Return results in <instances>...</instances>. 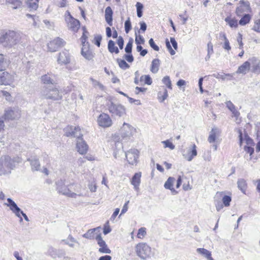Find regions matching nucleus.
I'll return each mask as SVG.
<instances>
[{"instance_id":"1","label":"nucleus","mask_w":260,"mask_h":260,"mask_svg":"<svg viewBox=\"0 0 260 260\" xmlns=\"http://www.w3.org/2000/svg\"><path fill=\"white\" fill-rule=\"evenodd\" d=\"M20 40L18 33L12 30H3L0 33V44L10 48L16 45Z\"/></svg>"},{"instance_id":"2","label":"nucleus","mask_w":260,"mask_h":260,"mask_svg":"<svg viewBox=\"0 0 260 260\" xmlns=\"http://www.w3.org/2000/svg\"><path fill=\"white\" fill-rule=\"evenodd\" d=\"M16 162H19L16 159L11 158L9 156L6 155L0 159V175L10 174L11 171L15 168Z\"/></svg>"},{"instance_id":"3","label":"nucleus","mask_w":260,"mask_h":260,"mask_svg":"<svg viewBox=\"0 0 260 260\" xmlns=\"http://www.w3.org/2000/svg\"><path fill=\"white\" fill-rule=\"evenodd\" d=\"M41 96L42 99L58 101L62 99V95L56 86L51 87L44 86L41 90Z\"/></svg>"},{"instance_id":"4","label":"nucleus","mask_w":260,"mask_h":260,"mask_svg":"<svg viewBox=\"0 0 260 260\" xmlns=\"http://www.w3.org/2000/svg\"><path fill=\"white\" fill-rule=\"evenodd\" d=\"M107 107L112 116L120 117L126 114L125 108L121 104H116L111 101H109L107 104Z\"/></svg>"},{"instance_id":"5","label":"nucleus","mask_w":260,"mask_h":260,"mask_svg":"<svg viewBox=\"0 0 260 260\" xmlns=\"http://www.w3.org/2000/svg\"><path fill=\"white\" fill-rule=\"evenodd\" d=\"M64 20L67 23L68 28L76 33L80 27V22L77 19L74 18L69 11H67L64 14Z\"/></svg>"},{"instance_id":"6","label":"nucleus","mask_w":260,"mask_h":260,"mask_svg":"<svg viewBox=\"0 0 260 260\" xmlns=\"http://www.w3.org/2000/svg\"><path fill=\"white\" fill-rule=\"evenodd\" d=\"M137 255L142 259H146L150 257L151 248L145 243H139L136 246Z\"/></svg>"},{"instance_id":"7","label":"nucleus","mask_w":260,"mask_h":260,"mask_svg":"<svg viewBox=\"0 0 260 260\" xmlns=\"http://www.w3.org/2000/svg\"><path fill=\"white\" fill-rule=\"evenodd\" d=\"M251 71L256 74H260V60L255 57L249 58L245 62V72Z\"/></svg>"},{"instance_id":"8","label":"nucleus","mask_w":260,"mask_h":260,"mask_svg":"<svg viewBox=\"0 0 260 260\" xmlns=\"http://www.w3.org/2000/svg\"><path fill=\"white\" fill-rule=\"evenodd\" d=\"M21 116V111L17 108H9L5 111L2 117L5 120H15Z\"/></svg>"},{"instance_id":"9","label":"nucleus","mask_w":260,"mask_h":260,"mask_svg":"<svg viewBox=\"0 0 260 260\" xmlns=\"http://www.w3.org/2000/svg\"><path fill=\"white\" fill-rule=\"evenodd\" d=\"M135 133L136 128L125 122L123 123L120 129V135L123 139H129Z\"/></svg>"},{"instance_id":"10","label":"nucleus","mask_w":260,"mask_h":260,"mask_svg":"<svg viewBox=\"0 0 260 260\" xmlns=\"http://www.w3.org/2000/svg\"><path fill=\"white\" fill-rule=\"evenodd\" d=\"M56 184L57 185V189L58 190V192L68 197L76 198L77 196H85V194H83V193H81L77 194L76 193L72 192L66 186H62V185L63 184V182L61 180H60V181H58L56 183Z\"/></svg>"},{"instance_id":"11","label":"nucleus","mask_w":260,"mask_h":260,"mask_svg":"<svg viewBox=\"0 0 260 260\" xmlns=\"http://www.w3.org/2000/svg\"><path fill=\"white\" fill-rule=\"evenodd\" d=\"M7 201L9 204H7V205L10 207L11 210H12L17 217L21 218L20 214H21L26 221H28L29 220L27 215L21 210L11 199L8 198Z\"/></svg>"},{"instance_id":"12","label":"nucleus","mask_w":260,"mask_h":260,"mask_svg":"<svg viewBox=\"0 0 260 260\" xmlns=\"http://www.w3.org/2000/svg\"><path fill=\"white\" fill-rule=\"evenodd\" d=\"M64 43V41L62 39L58 37L56 38L48 43V50L52 52H55L59 48L63 46Z\"/></svg>"},{"instance_id":"13","label":"nucleus","mask_w":260,"mask_h":260,"mask_svg":"<svg viewBox=\"0 0 260 260\" xmlns=\"http://www.w3.org/2000/svg\"><path fill=\"white\" fill-rule=\"evenodd\" d=\"M65 132V135L67 137H76L77 140L79 138L82 137V134L81 132V129L78 126H68L67 127L64 128Z\"/></svg>"},{"instance_id":"14","label":"nucleus","mask_w":260,"mask_h":260,"mask_svg":"<svg viewBox=\"0 0 260 260\" xmlns=\"http://www.w3.org/2000/svg\"><path fill=\"white\" fill-rule=\"evenodd\" d=\"M99 126L103 127H108L112 125V121L109 115L106 113L101 114L97 120Z\"/></svg>"},{"instance_id":"15","label":"nucleus","mask_w":260,"mask_h":260,"mask_svg":"<svg viewBox=\"0 0 260 260\" xmlns=\"http://www.w3.org/2000/svg\"><path fill=\"white\" fill-rule=\"evenodd\" d=\"M138 153L139 151L135 149H131L125 152V157L129 164L132 165L136 164L138 158Z\"/></svg>"},{"instance_id":"16","label":"nucleus","mask_w":260,"mask_h":260,"mask_svg":"<svg viewBox=\"0 0 260 260\" xmlns=\"http://www.w3.org/2000/svg\"><path fill=\"white\" fill-rule=\"evenodd\" d=\"M14 80V75L7 72H4L0 74V84L7 85H11Z\"/></svg>"},{"instance_id":"17","label":"nucleus","mask_w":260,"mask_h":260,"mask_svg":"<svg viewBox=\"0 0 260 260\" xmlns=\"http://www.w3.org/2000/svg\"><path fill=\"white\" fill-rule=\"evenodd\" d=\"M70 55L68 50H63L58 54L57 62L59 64H67L70 62Z\"/></svg>"},{"instance_id":"18","label":"nucleus","mask_w":260,"mask_h":260,"mask_svg":"<svg viewBox=\"0 0 260 260\" xmlns=\"http://www.w3.org/2000/svg\"><path fill=\"white\" fill-rule=\"evenodd\" d=\"M76 148L77 151L81 154H85L88 150V145L85 141L82 139V137L79 138L77 140Z\"/></svg>"},{"instance_id":"19","label":"nucleus","mask_w":260,"mask_h":260,"mask_svg":"<svg viewBox=\"0 0 260 260\" xmlns=\"http://www.w3.org/2000/svg\"><path fill=\"white\" fill-rule=\"evenodd\" d=\"M184 157L188 161H190L197 155V146L193 144L187 149L186 154H183Z\"/></svg>"},{"instance_id":"20","label":"nucleus","mask_w":260,"mask_h":260,"mask_svg":"<svg viewBox=\"0 0 260 260\" xmlns=\"http://www.w3.org/2000/svg\"><path fill=\"white\" fill-rule=\"evenodd\" d=\"M226 107L232 112L233 114V116L236 118V122L237 123H240L241 120V119H238V117H239L240 113L237 111L234 104L231 101H227L225 102Z\"/></svg>"},{"instance_id":"21","label":"nucleus","mask_w":260,"mask_h":260,"mask_svg":"<svg viewBox=\"0 0 260 260\" xmlns=\"http://www.w3.org/2000/svg\"><path fill=\"white\" fill-rule=\"evenodd\" d=\"M141 173L138 172L135 174L131 180V184L134 186L136 190H138L141 183Z\"/></svg>"},{"instance_id":"22","label":"nucleus","mask_w":260,"mask_h":260,"mask_svg":"<svg viewBox=\"0 0 260 260\" xmlns=\"http://www.w3.org/2000/svg\"><path fill=\"white\" fill-rule=\"evenodd\" d=\"M221 133L220 130L216 127H213L210 132V134L208 139L209 143H213L215 141L217 137H218Z\"/></svg>"},{"instance_id":"23","label":"nucleus","mask_w":260,"mask_h":260,"mask_svg":"<svg viewBox=\"0 0 260 260\" xmlns=\"http://www.w3.org/2000/svg\"><path fill=\"white\" fill-rule=\"evenodd\" d=\"M245 12L249 13H245V25L249 22L252 16V12L249 2L245 1Z\"/></svg>"},{"instance_id":"24","label":"nucleus","mask_w":260,"mask_h":260,"mask_svg":"<svg viewBox=\"0 0 260 260\" xmlns=\"http://www.w3.org/2000/svg\"><path fill=\"white\" fill-rule=\"evenodd\" d=\"M113 11L110 7H107L105 9V20L107 23L110 25H112V20H113Z\"/></svg>"},{"instance_id":"25","label":"nucleus","mask_w":260,"mask_h":260,"mask_svg":"<svg viewBox=\"0 0 260 260\" xmlns=\"http://www.w3.org/2000/svg\"><path fill=\"white\" fill-rule=\"evenodd\" d=\"M240 3L241 5L236 9V13L237 15L241 17V19L239 21V24L241 25H244V7L243 4H244L243 0H240Z\"/></svg>"},{"instance_id":"26","label":"nucleus","mask_w":260,"mask_h":260,"mask_svg":"<svg viewBox=\"0 0 260 260\" xmlns=\"http://www.w3.org/2000/svg\"><path fill=\"white\" fill-rule=\"evenodd\" d=\"M41 82L44 84L47 85H54L55 84V80L52 79L51 75L47 74L42 76L41 78Z\"/></svg>"},{"instance_id":"27","label":"nucleus","mask_w":260,"mask_h":260,"mask_svg":"<svg viewBox=\"0 0 260 260\" xmlns=\"http://www.w3.org/2000/svg\"><path fill=\"white\" fill-rule=\"evenodd\" d=\"M244 72V64L241 65L238 70L236 72L233 73L232 75V74H218V76H219V78H220L221 79H223V80H225L226 78V77H231V78L230 79V80L232 79V78L233 77V76L234 75H235L236 74H240V73H243Z\"/></svg>"},{"instance_id":"28","label":"nucleus","mask_w":260,"mask_h":260,"mask_svg":"<svg viewBox=\"0 0 260 260\" xmlns=\"http://www.w3.org/2000/svg\"><path fill=\"white\" fill-rule=\"evenodd\" d=\"M81 54L88 60H91L93 57L92 52L89 50L88 47H86V45L85 46H83Z\"/></svg>"},{"instance_id":"29","label":"nucleus","mask_w":260,"mask_h":260,"mask_svg":"<svg viewBox=\"0 0 260 260\" xmlns=\"http://www.w3.org/2000/svg\"><path fill=\"white\" fill-rule=\"evenodd\" d=\"M174 181L175 179L173 177H170L166 181L164 187L166 189L171 190L173 193H177V192L172 187Z\"/></svg>"},{"instance_id":"30","label":"nucleus","mask_w":260,"mask_h":260,"mask_svg":"<svg viewBox=\"0 0 260 260\" xmlns=\"http://www.w3.org/2000/svg\"><path fill=\"white\" fill-rule=\"evenodd\" d=\"M27 160L30 161L31 170L33 171H39L40 168V164L38 158H35L34 159H27Z\"/></svg>"},{"instance_id":"31","label":"nucleus","mask_w":260,"mask_h":260,"mask_svg":"<svg viewBox=\"0 0 260 260\" xmlns=\"http://www.w3.org/2000/svg\"><path fill=\"white\" fill-rule=\"evenodd\" d=\"M63 242L65 244H67L72 248H74L75 247L76 243L78 245H80L79 243L71 235L68 236V238L67 240H64Z\"/></svg>"},{"instance_id":"32","label":"nucleus","mask_w":260,"mask_h":260,"mask_svg":"<svg viewBox=\"0 0 260 260\" xmlns=\"http://www.w3.org/2000/svg\"><path fill=\"white\" fill-rule=\"evenodd\" d=\"M159 66H160V60L158 59H153L151 63V67H150V71L153 73H156L159 70Z\"/></svg>"},{"instance_id":"33","label":"nucleus","mask_w":260,"mask_h":260,"mask_svg":"<svg viewBox=\"0 0 260 260\" xmlns=\"http://www.w3.org/2000/svg\"><path fill=\"white\" fill-rule=\"evenodd\" d=\"M108 49L109 51L111 53L115 52L116 54H118L119 52L118 48L115 46L114 42L112 40L109 41Z\"/></svg>"},{"instance_id":"34","label":"nucleus","mask_w":260,"mask_h":260,"mask_svg":"<svg viewBox=\"0 0 260 260\" xmlns=\"http://www.w3.org/2000/svg\"><path fill=\"white\" fill-rule=\"evenodd\" d=\"M96 229L94 228L88 230L86 233L82 235L83 237L88 239H94L95 238L94 237V232Z\"/></svg>"},{"instance_id":"35","label":"nucleus","mask_w":260,"mask_h":260,"mask_svg":"<svg viewBox=\"0 0 260 260\" xmlns=\"http://www.w3.org/2000/svg\"><path fill=\"white\" fill-rule=\"evenodd\" d=\"M39 0H27V5L31 10H36L38 7V2Z\"/></svg>"},{"instance_id":"36","label":"nucleus","mask_w":260,"mask_h":260,"mask_svg":"<svg viewBox=\"0 0 260 260\" xmlns=\"http://www.w3.org/2000/svg\"><path fill=\"white\" fill-rule=\"evenodd\" d=\"M225 21L231 27H236L238 26V21L235 19L228 17L225 19Z\"/></svg>"},{"instance_id":"37","label":"nucleus","mask_w":260,"mask_h":260,"mask_svg":"<svg viewBox=\"0 0 260 260\" xmlns=\"http://www.w3.org/2000/svg\"><path fill=\"white\" fill-rule=\"evenodd\" d=\"M7 66V62L6 58L2 54H0V71L5 70Z\"/></svg>"},{"instance_id":"38","label":"nucleus","mask_w":260,"mask_h":260,"mask_svg":"<svg viewBox=\"0 0 260 260\" xmlns=\"http://www.w3.org/2000/svg\"><path fill=\"white\" fill-rule=\"evenodd\" d=\"M117 62L118 63L119 67L123 70H126L129 68V66L124 60L118 58L117 59Z\"/></svg>"},{"instance_id":"39","label":"nucleus","mask_w":260,"mask_h":260,"mask_svg":"<svg viewBox=\"0 0 260 260\" xmlns=\"http://www.w3.org/2000/svg\"><path fill=\"white\" fill-rule=\"evenodd\" d=\"M168 96V91L166 88L164 89L163 94H161V91L158 93V99L160 102H163Z\"/></svg>"},{"instance_id":"40","label":"nucleus","mask_w":260,"mask_h":260,"mask_svg":"<svg viewBox=\"0 0 260 260\" xmlns=\"http://www.w3.org/2000/svg\"><path fill=\"white\" fill-rule=\"evenodd\" d=\"M197 252L207 258L211 253L209 250L202 248H199L197 249Z\"/></svg>"},{"instance_id":"41","label":"nucleus","mask_w":260,"mask_h":260,"mask_svg":"<svg viewBox=\"0 0 260 260\" xmlns=\"http://www.w3.org/2000/svg\"><path fill=\"white\" fill-rule=\"evenodd\" d=\"M137 13L138 17L140 18L142 16L143 12L142 9L143 8V5L140 2H137L136 4Z\"/></svg>"},{"instance_id":"42","label":"nucleus","mask_w":260,"mask_h":260,"mask_svg":"<svg viewBox=\"0 0 260 260\" xmlns=\"http://www.w3.org/2000/svg\"><path fill=\"white\" fill-rule=\"evenodd\" d=\"M133 39H130L128 42V43L126 44V46L125 48V51L127 53H131L132 51V47H133Z\"/></svg>"},{"instance_id":"43","label":"nucleus","mask_w":260,"mask_h":260,"mask_svg":"<svg viewBox=\"0 0 260 260\" xmlns=\"http://www.w3.org/2000/svg\"><path fill=\"white\" fill-rule=\"evenodd\" d=\"M162 83L164 84H165L168 88L170 89H172L171 81L169 76H166L165 77H164V78L162 80Z\"/></svg>"},{"instance_id":"44","label":"nucleus","mask_w":260,"mask_h":260,"mask_svg":"<svg viewBox=\"0 0 260 260\" xmlns=\"http://www.w3.org/2000/svg\"><path fill=\"white\" fill-rule=\"evenodd\" d=\"M144 81L145 83L147 85H151L152 83V79L149 75H143L140 77V81Z\"/></svg>"},{"instance_id":"45","label":"nucleus","mask_w":260,"mask_h":260,"mask_svg":"<svg viewBox=\"0 0 260 260\" xmlns=\"http://www.w3.org/2000/svg\"><path fill=\"white\" fill-rule=\"evenodd\" d=\"M95 239L100 247L106 246V245H107L105 241L103 240L101 234H98L95 237Z\"/></svg>"},{"instance_id":"46","label":"nucleus","mask_w":260,"mask_h":260,"mask_svg":"<svg viewBox=\"0 0 260 260\" xmlns=\"http://www.w3.org/2000/svg\"><path fill=\"white\" fill-rule=\"evenodd\" d=\"M90 80L92 82V85L95 87H99L101 90H104V86L103 84H102L99 81L90 78Z\"/></svg>"},{"instance_id":"47","label":"nucleus","mask_w":260,"mask_h":260,"mask_svg":"<svg viewBox=\"0 0 260 260\" xmlns=\"http://www.w3.org/2000/svg\"><path fill=\"white\" fill-rule=\"evenodd\" d=\"M135 42L137 45L143 44L145 42L144 38L141 35H138L137 32L135 33Z\"/></svg>"},{"instance_id":"48","label":"nucleus","mask_w":260,"mask_h":260,"mask_svg":"<svg viewBox=\"0 0 260 260\" xmlns=\"http://www.w3.org/2000/svg\"><path fill=\"white\" fill-rule=\"evenodd\" d=\"M222 200L224 206L228 207L230 205V202L232 201V199L231 197L225 195L222 198Z\"/></svg>"},{"instance_id":"49","label":"nucleus","mask_w":260,"mask_h":260,"mask_svg":"<svg viewBox=\"0 0 260 260\" xmlns=\"http://www.w3.org/2000/svg\"><path fill=\"white\" fill-rule=\"evenodd\" d=\"M146 235V231L145 228H141L137 234V237L138 238L142 239Z\"/></svg>"},{"instance_id":"50","label":"nucleus","mask_w":260,"mask_h":260,"mask_svg":"<svg viewBox=\"0 0 260 260\" xmlns=\"http://www.w3.org/2000/svg\"><path fill=\"white\" fill-rule=\"evenodd\" d=\"M99 251L102 253H108L110 254L111 253V250L108 247L107 245L106 246H103L100 247L99 249Z\"/></svg>"},{"instance_id":"51","label":"nucleus","mask_w":260,"mask_h":260,"mask_svg":"<svg viewBox=\"0 0 260 260\" xmlns=\"http://www.w3.org/2000/svg\"><path fill=\"white\" fill-rule=\"evenodd\" d=\"M245 142L248 145V146H254V143L252 139H251L247 134L245 133Z\"/></svg>"},{"instance_id":"52","label":"nucleus","mask_w":260,"mask_h":260,"mask_svg":"<svg viewBox=\"0 0 260 260\" xmlns=\"http://www.w3.org/2000/svg\"><path fill=\"white\" fill-rule=\"evenodd\" d=\"M124 27L126 33H128L132 29L131 22L129 18H128V19L125 21L124 23Z\"/></svg>"},{"instance_id":"53","label":"nucleus","mask_w":260,"mask_h":260,"mask_svg":"<svg viewBox=\"0 0 260 260\" xmlns=\"http://www.w3.org/2000/svg\"><path fill=\"white\" fill-rule=\"evenodd\" d=\"M6 3L12 4L14 9L17 8L18 6L20 5V2L18 0H6Z\"/></svg>"},{"instance_id":"54","label":"nucleus","mask_w":260,"mask_h":260,"mask_svg":"<svg viewBox=\"0 0 260 260\" xmlns=\"http://www.w3.org/2000/svg\"><path fill=\"white\" fill-rule=\"evenodd\" d=\"M223 37L224 41V44L223 45V48L224 49L227 50H231V48L230 45V43H229L228 39L226 38L225 35H223Z\"/></svg>"},{"instance_id":"55","label":"nucleus","mask_w":260,"mask_h":260,"mask_svg":"<svg viewBox=\"0 0 260 260\" xmlns=\"http://www.w3.org/2000/svg\"><path fill=\"white\" fill-rule=\"evenodd\" d=\"M162 143L165 144V148L168 147L171 150H173L175 148V145L169 140L162 141Z\"/></svg>"},{"instance_id":"56","label":"nucleus","mask_w":260,"mask_h":260,"mask_svg":"<svg viewBox=\"0 0 260 260\" xmlns=\"http://www.w3.org/2000/svg\"><path fill=\"white\" fill-rule=\"evenodd\" d=\"M166 47H167V49L169 50L170 54L172 55H174L175 54V52L172 49V48L170 45V42L168 39H166Z\"/></svg>"},{"instance_id":"57","label":"nucleus","mask_w":260,"mask_h":260,"mask_svg":"<svg viewBox=\"0 0 260 260\" xmlns=\"http://www.w3.org/2000/svg\"><path fill=\"white\" fill-rule=\"evenodd\" d=\"M83 29L84 30L83 32V35L81 38V41H82V45L83 46H85V41L87 38V37L86 36V34H88V32L86 30L85 27H83Z\"/></svg>"},{"instance_id":"58","label":"nucleus","mask_w":260,"mask_h":260,"mask_svg":"<svg viewBox=\"0 0 260 260\" xmlns=\"http://www.w3.org/2000/svg\"><path fill=\"white\" fill-rule=\"evenodd\" d=\"M149 44L150 47L152 48H153L155 51H159V48L157 45H156L155 44L153 39L151 38L149 40Z\"/></svg>"},{"instance_id":"59","label":"nucleus","mask_w":260,"mask_h":260,"mask_svg":"<svg viewBox=\"0 0 260 260\" xmlns=\"http://www.w3.org/2000/svg\"><path fill=\"white\" fill-rule=\"evenodd\" d=\"M253 29L255 31L260 32V19L256 20L255 21Z\"/></svg>"},{"instance_id":"60","label":"nucleus","mask_w":260,"mask_h":260,"mask_svg":"<svg viewBox=\"0 0 260 260\" xmlns=\"http://www.w3.org/2000/svg\"><path fill=\"white\" fill-rule=\"evenodd\" d=\"M237 42L239 48H241L243 46L242 35L240 33L238 34V36L237 38Z\"/></svg>"},{"instance_id":"61","label":"nucleus","mask_w":260,"mask_h":260,"mask_svg":"<svg viewBox=\"0 0 260 260\" xmlns=\"http://www.w3.org/2000/svg\"><path fill=\"white\" fill-rule=\"evenodd\" d=\"M117 44L119 46L120 49H123L124 45V40L121 36H119L117 40Z\"/></svg>"},{"instance_id":"62","label":"nucleus","mask_w":260,"mask_h":260,"mask_svg":"<svg viewBox=\"0 0 260 260\" xmlns=\"http://www.w3.org/2000/svg\"><path fill=\"white\" fill-rule=\"evenodd\" d=\"M123 57L128 62H132L134 61V57L132 53L125 54Z\"/></svg>"},{"instance_id":"63","label":"nucleus","mask_w":260,"mask_h":260,"mask_svg":"<svg viewBox=\"0 0 260 260\" xmlns=\"http://www.w3.org/2000/svg\"><path fill=\"white\" fill-rule=\"evenodd\" d=\"M102 39V37L101 35H97L95 36L94 37V40H95V44L98 46L100 47L101 45V41Z\"/></svg>"},{"instance_id":"64","label":"nucleus","mask_w":260,"mask_h":260,"mask_svg":"<svg viewBox=\"0 0 260 260\" xmlns=\"http://www.w3.org/2000/svg\"><path fill=\"white\" fill-rule=\"evenodd\" d=\"M253 146H245V151L249 154L251 156L254 152Z\"/></svg>"}]
</instances>
